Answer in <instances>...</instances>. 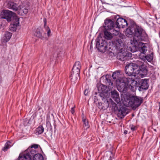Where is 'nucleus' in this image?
<instances>
[{
	"mask_svg": "<svg viewBox=\"0 0 160 160\" xmlns=\"http://www.w3.org/2000/svg\"><path fill=\"white\" fill-rule=\"evenodd\" d=\"M120 28H119L116 26L114 28L111 30V32L112 34L115 36L118 35L119 33Z\"/></svg>",
	"mask_w": 160,
	"mask_h": 160,
	"instance_id": "b1692460",
	"label": "nucleus"
},
{
	"mask_svg": "<svg viewBox=\"0 0 160 160\" xmlns=\"http://www.w3.org/2000/svg\"><path fill=\"white\" fill-rule=\"evenodd\" d=\"M18 159V160H24L21 154L19 155Z\"/></svg>",
	"mask_w": 160,
	"mask_h": 160,
	"instance_id": "09e8293b",
	"label": "nucleus"
},
{
	"mask_svg": "<svg viewBox=\"0 0 160 160\" xmlns=\"http://www.w3.org/2000/svg\"><path fill=\"white\" fill-rule=\"evenodd\" d=\"M98 90L100 92L106 93L108 91V88L106 86L101 84L99 86Z\"/></svg>",
	"mask_w": 160,
	"mask_h": 160,
	"instance_id": "5701e85b",
	"label": "nucleus"
},
{
	"mask_svg": "<svg viewBox=\"0 0 160 160\" xmlns=\"http://www.w3.org/2000/svg\"><path fill=\"white\" fill-rule=\"evenodd\" d=\"M124 54L126 60L129 59L132 57V54L130 52H124Z\"/></svg>",
	"mask_w": 160,
	"mask_h": 160,
	"instance_id": "58836bf2",
	"label": "nucleus"
},
{
	"mask_svg": "<svg viewBox=\"0 0 160 160\" xmlns=\"http://www.w3.org/2000/svg\"><path fill=\"white\" fill-rule=\"evenodd\" d=\"M12 36V33L8 32H6L4 37L2 39V42L4 43L8 42L11 38Z\"/></svg>",
	"mask_w": 160,
	"mask_h": 160,
	"instance_id": "aec40b11",
	"label": "nucleus"
},
{
	"mask_svg": "<svg viewBox=\"0 0 160 160\" xmlns=\"http://www.w3.org/2000/svg\"><path fill=\"white\" fill-rule=\"evenodd\" d=\"M127 78L125 77L119 78L116 80L117 86L127 83Z\"/></svg>",
	"mask_w": 160,
	"mask_h": 160,
	"instance_id": "a211bd4d",
	"label": "nucleus"
},
{
	"mask_svg": "<svg viewBox=\"0 0 160 160\" xmlns=\"http://www.w3.org/2000/svg\"><path fill=\"white\" fill-rule=\"evenodd\" d=\"M111 97L117 103L120 102L119 94L116 90H114L111 92Z\"/></svg>",
	"mask_w": 160,
	"mask_h": 160,
	"instance_id": "2eb2a0df",
	"label": "nucleus"
},
{
	"mask_svg": "<svg viewBox=\"0 0 160 160\" xmlns=\"http://www.w3.org/2000/svg\"><path fill=\"white\" fill-rule=\"evenodd\" d=\"M82 122L83 124V127L84 128H86L87 129L89 127L88 122L87 120L84 118V117H82Z\"/></svg>",
	"mask_w": 160,
	"mask_h": 160,
	"instance_id": "2f4dec72",
	"label": "nucleus"
},
{
	"mask_svg": "<svg viewBox=\"0 0 160 160\" xmlns=\"http://www.w3.org/2000/svg\"><path fill=\"white\" fill-rule=\"evenodd\" d=\"M102 101L103 102L98 103V107L101 109L104 110L108 108L109 106V103L108 100Z\"/></svg>",
	"mask_w": 160,
	"mask_h": 160,
	"instance_id": "dca6fc26",
	"label": "nucleus"
},
{
	"mask_svg": "<svg viewBox=\"0 0 160 160\" xmlns=\"http://www.w3.org/2000/svg\"><path fill=\"white\" fill-rule=\"evenodd\" d=\"M19 18L18 17H16L14 18L13 21L9 26L10 31L12 32L16 31L17 28L19 24Z\"/></svg>",
	"mask_w": 160,
	"mask_h": 160,
	"instance_id": "9b49d317",
	"label": "nucleus"
},
{
	"mask_svg": "<svg viewBox=\"0 0 160 160\" xmlns=\"http://www.w3.org/2000/svg\"><path fill=\"white\" fill-rule=\"evenodd\" d=\"M127 132H128V131H126V130L125 131H124V133L125 134H127Z\"/></svg>",
	"mask_w": 160,
	"mask_h": 160,
	"instance_id": "603ef678",
	"label": "nucleus"
},
{
	"mask_svg": "<svg viewBox=\"0 0 160 160\" xmlns=\"http://www.w3.org/2000/svg\"><path fill=\"white\" fill-rule=\"evenodd\" d=\"M128 86H136L138 82H137L134 79L132 78H127Z\"/></svg>",
	"mask_w": 160,
	"mask_h": 160,
	"instance_id": "4be33fe9",
	"label": "nucleus"
},
{
	"mask_svg": "<svg viewBox=\"0 0 160 160\" xmlns=\"http://www.w3.org/2000/svg\"><path fill=\"white\" fill-rule=\"evenodd\" d=\"M153 52H152L150 54H148L145 56L146 59L148 61L150 62L153 60Z\"/></svg>",
	"mask_w": 160,
	"mask_h": 160,
	"instance_id": "72a5a7b5",
	"label": "nucleus"
},
{
	"mask_svg": "<svg viewBox=\"0 0 160 160\" xmlns=\"http://www.w3.org/2000/svg\"><path fill=\"white\" fill-rule=\"evenodd\" d=\"M12 145V144L11 142L8 141L5 143L4 147L2 148V150L4 152L6 151Z\"/></svg>",
	"mask_w": 160,
	"mask_h": 160,
	"instance_id": "cd10ccee",
	"label": "nucleus"
},
{
	"mask_svg": "<svg viewBox=\"0 0 160 160\" xmlns=\"http://www.w3.org/2000/svg\"><path fill=\"white\" fill-rule=\"evenodd\" d=\"M108 155L109 156V158L108 159V160H112V153L111 152H109L108 153Z\"/></svg>",
	"mask_w": 160,
	"mask_h": 160,
	"instance_id": "de8ad7c7",
	"label": "nucleus"
},
{
	"mask_svg": "<svg viewBox=\"0 0 160 160\" xmlns=\"http://www.w3.org/2000/svg\"><path fill=\"white\" fill-rule=\"evenodd\" d=\"M104 28L106 30L111 31L116 26L114 22L110 19L105 20L104 22Z\"/></svg>",
	"mask_w": 160,
	"mask_h": 160,
	"instance_id": "f8f14e48",
	"label": "nucleus"
},
{
	"mask_svg": "<svg viewBox=\"0 0 160 160\" xmlns=\"http://www.w3.org/2000/svg\"><path fill=\"white\" fill-rule=\"evenodd\" d=\"M136 86H128V89L129 88L132 91L134 92L136 89Z\"/></svg>",
	"mask_w": 160,
	"mask_h": 160,
	"instance_id": "79ce46f5",
	"label": "nucleus"
},
{
	"mask_svg": "<svg viewBox=\"0 0 160 160\" xmlns=\"http://www.w3.org/2000/svg\"><path fill=\"white\" fill-rule=\"evenodd\" d=\"M108 43L105 39L98 36L96 39V46L100 52H104L107 49Z\"/></svg>",
	"mask_w": 160,
	"mask_h": 160,
	"instance_id": "423d86ee",
	"label": "nucleus"
},
{
	"mask_svg": "<svg viewBox=\"0 0 160 160\" xmlns=\"http://www.w3.org/2000/svg\"><path fill=\"white\" fill-rule=\"evenodd\" d=\"M137 85L138 87V89L140 91L146 90L149 87L148 81L145 79L139 80Z\"/></svg>",
	"mask_w": 160,
	"mask_h": 160,
	"instance_id": "6e6552de",
	"label": "nucleus"
},
{
	"mask_svg": "<svg viewBox=\"0 0 160 160\" xmlns=\"http://www.w3.org/2000/svg\"><path fill=\"white\" fill-rule=\"evenodd\" d=\"M44 128L42 126H39L36 130V133L40 134L42 133L44 131Z\"/></svg>",
	"mask_w": 160,
	"mask_h": 160,
	"instance_id": "c85d7f7f",
	"label": "nucleus"
},
{
	"mask_svg": "<svg viewBox=\"0 0 160 160\" xmlns=\"http://www.w3.org/2000/svg\"><path fill=\"white\" fill-rule=\"evenodd\" d=\"M73 67L76 68L80 70L81 68V65L80 62L79 61L76 62L73 65Z\"/></svg>",
	"mask_w": 160,
	"mask_h": 160,
	"instance_id": "c9c22d12",
	"label": "nucleus"
},
{
	"mask_svg": "<svg viewBox=\"0 0 160 160\" xmlns=\"http://www.w3.org/2000/svg\"><path fill=\"white\" fill-rule=\"evenodd\" d=\"M92 42L91 43V44L90 46V50H92Z\"/></svg>",
	"mask_w": 160,
	"mask_h": 160,
	"instance_id": "3c124183",
	"label": "nucleus"
},
{
	"mask_svg": "<svg viewBox=\"0 0 160 160\" xmlns=\"http://www.w3.org/2000/svg\"><path fill=\"white\" fill-rule=\"evenodd\" d=\"M7 7L15 11H17L18 10V5L13 2H8L7 4Z\"/></svg>",
	"mask_w": 160,
	"mask_h": 160,
	"instance_id": "6ab92c4d",
	"label": "nucleus"
},
{
	"mask_svg": "<svg viewBox=\"0 0 160 160\" xmlns=\"http://www.w3.org/2000/svg\"><path fill=\"white\" fill-rule=\"evenodd\" d=\"M44 27L47 30V35L48 36H50V33H51V30L48 27L46 26V19L44 20Z\"/></svg>",
	"mask_w": 160,
	"mask_h": 160,
	"instance_id": "e433bc0d",
	"label": "nucleus"
},
{
	"mask_svg": "<svg viewBox=\"0 0 160 160\" xmlns=\"http://www.w3.org/2000/svg\"><path fill=\"white\" fill-rule=\"evenodd\" d=\"M120 74V71H116L113 72L112 75V77L114 79H116L120 78L119 76Z\"/></svg>",
	"mask_w": 160,
	"mask_h": 160,
	"instance_id": "c756f323",
	"label": "nucleus"
},
{
	"mask_svg": "<svg viewBox=\"0 0 160 160\" xmlns=\"http://www.w3.org/2000/svg\"><path fill=\"white\" fill-rule=\"evenodd\" d=\"M80 70L76 68L73 67L71 72L80 74Z\"/></svg>",
	"mask_w": 160,
	"mask_h": 160,
	"instance_id": "a19ab883",
	"label": "nucleus"
},
{
	"mask_svg": "<svg viewBox=\"0 0 160 160\" xmlns=\"http://www.w3.org/2000/svg\"><path fill=\"white\" fill-rule=\"evenodd\" d=\"M88 93V90L86 89L84 92V94L85 95H87Z\"/></svg>",
	"mask_w": 160,
	"mask_h": 160,
	"instance_id": "8fccbe9b",
	"label": "nucleus"
},
{
	"mask_svg": "<svg viewBox=\"0 0 160 160\" xmlns=\"http://www.w3.org/2000/svg\"><path fill=\"white\" fill-rule=\"evenodd\" d=\"M130 20H128L127 22L126 20L123 18H119L117 20L116 25L120 28H124L129 25L128 22Z\"/></svg>",
	"mask_w": 160,
	"mask_h": 160,
	"instance_id": "1a4fd4ad",
	"label": "nucleus"
},
{
	"mask_svg": "<svg viewBox=\"0 0 160 160\" xmlns=\"http://www.w3.org/2000/svg\"><path fill=\"white\" fill-rule=\"evenodd\" d=\"M108 50V52H109V53H113V54L118 51V49L116 48L113 45H112L109 47Z\"/></svg>",
	"mask_w": 160,
	"mask_h": 160,
	"instance_id": "bb28decb",
	"label": "nucleus"
},
{
	"mask_svg": "<svg viewBox=\"0 0 160 160\" xmlns=\"http://www.w3.org/2000/svg\"><path fill=\"white\" fill-rule=\"evenodd\" d=\"M130 128L132 131H134L137 129V127L133 125H132L131 127Z\"/></svg>",
	"mask_w": 160,
	"mask_h": 160,
	"instance_id": "a18cd8bd",
	"label": "nucleus"
},
{
	"mask_svg": "<svg viewBox=\"0 0 160 160\" xmlns=\"http://www.w3.org/2000/svg\"><path fill=\"white\" fill-rule=\"evenodd\" d=\"M142 102V98L128 94L124 97L122 102L126 107L133 106V108H136L139 106Z\"/></svg>",
	"mask_w": 160,
	"mask_h": 160,
	"instance_id": "f03ea898",
	"label": "nucleus"
},
{
	"mask_svg": "<svg viewBox=\"0 0 160 160\" xmlns=\"http://www.w3.org/2000/svg\"><path fill=\"white\" fill-rule=\"evenodd\" d=\"M104 93H106V92H101L99 94V95L101 97V99L102 100H107Z\"/></svg>",
	"mask_w": 160,
	"mask_h": 160,
	"instance_id": "ea45409f",
	"label": "nucleus"
},
{
	"mask_svg": "<svg viewBox=\"0 0 160 160\" xmlns=\"http://www.w3.org/2000/svg\"><path fill=\"white\" fill-rule=\"evenodd\" d=\"M118 90L122 93H125L128 89V84L127 83L117 86Z\"/></svg>",
	"mask_w": 160,
	"mask_h": 160,
	"instance_id": "f3484780",
	"label": "nucleus"
},
{
	"mask_svg": "<svg viewBox=\"0 0 160 160\" xmlns=\"http://www.w3.org/2000/svg\"><path fill=\"white\" fill-rule=\"evenodd\" d=\"M38 146H39V145L37 144H33V145H32L31 148H29L28 149H30L31 148V149L30 150H35L34 149L32 148H33L34 149L37 148H38Z\"/></svg>",
	"mask_w": 160,
	"mask_h": 160,
	"instance_id": "37998d69",
	"label": "nucleus"
},
{
	"mask_svg": "<svg viewBox=\"0 0 160 160\" xmlns=\"http://www.w3.org/2000/svg\"><path fill=\"white\" fill-rule=\"evenodd\" d=\"M119 53L117 56V59L121 61H123L126 60L124 52L122 53V52Z\"/></svg>",
	"mask_w": 160,
	"mask_h": 160,
	"instance_id": "a878e982",
	"label": "nucleus"
},
{
	"mask_svg": "<svg viewBox=\"0 0 160 160\" xmlns=\"http://www.w3.org/2000/svg\"><path fill=\"white\" fill-rule=\"evenodd\" d=\"M112 34L111 32H109L107 30H105L104 31V37L105 38L107 39H111L112 38Z\"/></svg>",
	"mask_w": 160,
	"mask_h": 160,
	"instance_id": "393cba45",
	"label": "nucleus"
},
{
	"mask_svg": "<svg viewBox=\"0 0 160 160\" xmlns=\"http://www.w3.org/2000/svg\"><path fill=\"white\" fill-rule=\"evenodd\" d=\"M47 120L46 125L48 128V129L49 130H52V127L50 121L49 116H48Z\"/></svg>",
	"mask_w": 160,
	"mask_h": 160,
	"instance_id": "473e14b6",
	"label": "nucleus"
},
{
	"mask_svg": "<svg viewBox=\"0 0 160 160\" xmlns=\"http://www.w3.org/2000/svg\"><path fill=\"white\" fill-rule=\"evenodd\" d=\"M27 149L23 154H21L24 160H44L43 156L39 153H37L36 150Z\"/></svg>",
	"mask_w": 160,
	"mask_h": 160,
	"instance_id": "7ed1b4c3",
	"label": "nucleus"
},
{
	"mask_svg": "<svg viewBox=\"0 0 160 160\" xmlns=\"http://www.w3.org/2000/svg\"><path fill=\"white\" fill-rule=\"evenodd\" d=\"M135 62H136V65L138 66V74H139L142 77H144L147 75L148 73L147 66L143 62L141 61L138 60L136 61Z\"/></svg>",
	"mask_w": 160,
	"mask_h": 160,
	"instance_id": "0eeeda50",
	"label": "nucleus"
},
{
	"mask_svg": "<svg viewBox=\"0 0 160 160\" xmlns=\"http://www.w3.org/2000/svg\"><path fill=\"white\" fill-rule=\"evenodd\" d=\"M88 160H89V159H88Z\"/></svg>",
	"mask_w": 160,
	"mask_h": 160,
	"instance_id": "864d4df0",
	"label": "nucleus"
},
{
	"mask_svg": "<svg viewBox=\"0 0 160 160\" xmlns=\"http://www.w3.org/2000/svg\"><path fill=\"white\" fill-rule=\"evenodd\" d=\"M105 82L108 83V87H110L111 88L112 86L113 83L111 82V79L108 76H106Z\"/></svg>",
	"mask_w": 160,
	"mask_h": 160,
	"instance_id": "7c9ffc66",
	"label": "nucleus"
},
{
	"mask_svg": "<svg viewBox=\"0 0 160 160\" xmlns=\"http://www.w3.org/2000/svg\"><path fill=\"white\" fill-rule=\"evenodd\" d=\"M75 108V106L74 105V106L71 108L70 111L72 114H73L74 113V108Z\"/></svg>",
	"mask_w": 160,
	"mask_h": 160,
	"instance_id": "49530a36",
	"label": "nucleus"
},
{
	"mask_svg": "<svg viewBox=\"0 0 160 160\" xmlns=\"http://www.w3.org/2000/svg\"><path fill=\"white\" fill-rule=\"evenodd\" d=\"M128 22L129 26L126 29L125 34L128 37L134 36L132 43L136 45L138 42L145 41L148 39V35L145 31L137 26L133 20H130Z\"/></svg>",
	"mask_w": 160,
	"mask_h": 160,
	"instance_id": "f257e3e1",
	"label": "nucleus"
},
{
	"mask_svg": "<svg viewBox=\"0 0 160 160\" xmlns=\"http://www.w3.org/2000/svg\"><path fill=\"white\" fill-rule=\"evenodd\" d=\"M28 9L26 8H22L21 9L19 10V14L21 13V15H23L24 14H25L28 12Z\"/></svg>",
	"mask_w": 160,
	"mask_h": 160,
	"instance_id": "f704fd0d",
	"label": "nucleus"
},
{
	"mask_svg": "<svg viewBox=\"0 0 160 160\" xmlns=\"http://www.w3.org/2000/svg\"><path fill=\"white\" fill-rule=\"evenodd\" d=\"M13 12L9 10H4L3 12L2 18L6 19L8 22L11 21Z\"/></svg>",
	"mask_w": 160,
	"mask_h": 160,
	"instance_id": "ddd939ff",
	"label": "nucleus"
},
{
	"mask_svg": "<svg viewBox=\"0 0 160 160\" xmlns=\"http://www.w3.org/2000/svg\"><path fill=\"white\" fill-rule=\"evenodd\" d=\"M113 45L118 50L119 52H122L124 47V43L121 39H117L112 42Z\"/></svg>",
	"mask_w": 160,
	"mask_h": 160,
	"instance_id": "9d476101",
	"label": "nucleus"
},
{
	"mask_svg": "<svg viewBox=\"0 0 160 160\" xmlns=\"http://www.w3.org/2000/svg\"><path fill=\"white\" fill-rule=\"evenodd\" d=\"M29 122V120L27 118H25L24 120L23 124L24 126H26Z\"/></svg>",
	"mask_w": 160,
	"mask_h": 160,
	"instance_id": "c03bdc74",
	"label": "nucleus"
},
{
	"mask_svg": "<svg viewBox=\"0 0 160 160\" xmlns=\"http://www.w3.org/2000/svg\"><path fill=\"white\" fill-rule=\"evenodd\" d=\"M111 102L112 106L111 107L112 111L115 113H118V117H120L121 118H123L126 114L127 108L123 107H119L118 108L117 104L113 101H111Z\"/></svg>",
	"mask_w": 160,
	"mask_h": 160,
	"instance_id": "39448f33",
	"label": "nucleus"
},
{
	"mask_svg": "<svg viewBox=\"0 0 160 160\" xmlns=\"http://www.w3.org/2000/svg\"><path fill=\"white\" fill-rule=\"evenodd\" d=\"M145 44L141 42V41L138 42V44L137 45H134L136 47L137 46H138L139 51L142 53L145 54L147 51V47L145 46Z\"/></svg>",
	"mask_w": 160,
	"mask_h": 160,
	"instance_id": "4468645a",
	"label": "nucleus"
},
{
	"mask_svg": "<svg viewBox=\"0 0 160 160\" xmlns=\"http://www.w3.org/2000/svg\"><path fill=\"white\" fill-rule=\"evenodd\" d=\"M138 66L135 61L127 64L125 69V73L129 76H135L136 74H138Z\"/></svg>",
	"mask_w": 160,
	"mask_h": 160,
	"instance_id": "20e7f679",
	"label": "nucleus"
},
{
	"mask_svg": "<svg viewBox=\"0 0 160 160\" xmlns=\"http://www.w3.org/2000/svg\"><path fill=\"white\" fill-rule=\"evenodd\" d=\"M34 35L35 36L37 37H38L39 38H42V35L41 33L40 32L39 30L37 29L36 30V31L35 32Z\"/></svg>",
	"mask_w": 160,
	"mask_h": 160,
	"instance_id": "4c0bfd02",
	"label": "nucleus"
},
{
	"mask_svg": "<svg viewBox=\"0 0 160 160\" xmlns=\"http://www.w3.org/2000/svg\"><path fill=\"white\" fill-rule=\"evenodd\" d=\"M70 78L72 82L76 83L77 82L78 78H80L79 74L71 72Z\"/></svg>",
	"mask_w": 160,
	"mask_h": 160,
	"instance_id": "412c9836",
	"label": "nucleus"
}]
</instances>
